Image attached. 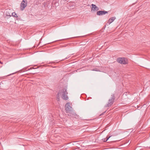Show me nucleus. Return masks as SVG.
I'll return each mask as SVG.
<instances>
[{
	"label": "nucleus",
	"instance_id": "obj_12",
	"mask_svg": "<svg viewBox=\"0 0 150 150\" xmlns=\"http://www.w3.org/2000/svg\"><path fill=\"white\" fill-rule=\"evenodd\" d=\"M0 63L2 64V63L1 61H0Z\"/></svg>",
	"mask_w": 150,
	"mask_h": 150
},
{
	"label": "nucleus",
	"instance_id": "obj_14",
	"mask_svg": "<svg viewBox=\"0 0 150 150\" xmlns=\"http://www.w3.org/2000/svg\"><path fill=\"white\" fill-rule=\"evenodd\" d=\"M67 58H66L65 59H67Z\"/></svg>",
	"mask_w": 150,
	"mask_h": 150
},
{
	"label": "nucleus",
	"instance_id": "obj_13",
	"mask_svg": "<svg viewBox=\"0 0 150 150\" xmlns=\"http://www.w3.org/2000/svg\"><path fill=\"white\" fill-rule=\"evenodd\" d=\"M106 140V139H104V140H103L104 142V141H105Z\"/></svg>",
	"mask_w": 150,
	"mask_h": 150
},
{
	"label": "nucleus",
	"instance_id": "obj_11",
	"mask_svg": "<svg viewBox=\"0 0 150 150\" xmlns=\"http://www.w3.org/2000/svg\"><path fill=\"white\" fill-rule=\"evenodd\" d=\"M76 114L75 113H74L73 114H72V115H74L75 116Z\"/></svg>",
	"mask_w": 150,
	"mask_h": 150
},
{
	"label": "nucleus",
	"instance_id": "obj_6",
	"mask_svg": "<svg viewBox=\"0 0 150 150\" xmlns=\"http://www.w3.org/2000/svg\"><path fill=\"white\" fill-rule=\"evenodd\" d=\"M107 13H108V12L105 11H100L97 12V14L99 16L102 15Z\"/></svg>",
	"mask_w": 150,
	"mask_h": 150
},
{
	"label": "nucleus",
	"instance_id": "obj_5",
	"mask_svg": "<svg viewBox=\"0 0 150 150\" xmlns=\"http://www.w3.org/2000/svg\"><path fill=\"white\" fill-rule=\"evenodd\" d=\"M70 105V103H67L65 105V110L67 113L69 112L72 109V107Z\"/></svg>",
	"mask_w": 150,
	"mask_h": 150
},
{
	"label": "nucleus",
	"instance_id": "obj_3",
	"mask_svg": "<svg viewBox=\"0 0 150 150\" xmlns=\"http://www.w3.org/2000/svg\"><path fill=\"white\" fill-rule=\"evenodd\" d=\"M117 61L123 64H126L127 63V60L125 58H118L117 59Z\"/></svg>",
	"mask_w": 150,
	"mask_h": 150
},
{
	"label": "nucleus",
	"instance_id": "obj_7",
	"mask_svg": "<svg viewBox=\"0 0 150 150\" xmlns=\"http://www.w3.org/2000/svg\"><path fill=\"white\" fill-rule=\"evenodd\" d=\"M115 19L116 18L115 17H112L110 18L108 21V23L109 24L113 22Z\"/></svg>",
	"mask_w": 150,
	"mask_h": 150
},
{
	"label": "nucleus",
	"instance_id": "obj_10",
	"mask_svg": "<svg viewBox=\"0 0 150 150\" xmlns=\"http://www.w3.org/2000/svg\"><path fill=\"white\" fill-rule=\"evenodd\" d=\"M111 137V136H108L106 137L107 139H106V140L105 141H104V142H106L107 141V140H108L109 139V138H110Z\"/></svg>",
	"mask_w": 150,
	"mask_h": 150
},
{
	"label": "nucleus",
	"instance_id": "obj_1",
	"mask_svg": "<svg viewBox=\"0 0 150 150\" xmlns=\"http://www.w3.org/2000/svg\"><path fill=\"white\" fill-rule=\"evenodd\" d=\"M67 92L66 90L65 89H63L59 91L57 95V96L58 99L59 100V96H61L62 98L64 100H66L68 98V97L67 96Z\"/></svg>",
	"mask_w": 150,
	"mask_h": 150
},
{
	"label": "nucleus",
	"instance_id": "obj_2",
	"mask_svg": "<svg viewBox=\"0 0 150 150\" xmlns=\"http://www.w3.org/2000/svg\"><path fill=\"white\" fill-rule=\"evenodd\" d=\"M111 96V98L109 99L108 103L105 105V107H109L113 103L115 100V94H112Z\"/></svg>",
	"mask_w": 150,
	"mask_h": 150
},
{
	"label": "nucleus",
	"instance_id": "obj_4",
	"mask_svg": "<svg viewBox=\"0 0 150 150\" xmlns=\"http://www.w3.org/2000/svg\"><path fill=\"white\" fill-rule=\"evenodd\" d=\"M27 0H23L20 5V9L22 11L27 6Z\"/></svg>",
	"mask_w": 150,
	"mask_h": 150
},
{
	"label": "nucleus",
	"instance_id": "obj_8",
	"mask_svg": "<svg viewBox=\"0 0 150 150\" xmlns=\"http://www.w3.org/2000/svg\"><path fill=\"white\" fill-rule=\"evenodd\" d=\"M91 6H92V8H91L94 11H97L98 10V8L97 7L96 5L93 4H92Z\"/></svg>",
	"mask_w": 150,
	"mask_h": 150
},
{
	"label": "nucleus",
	"instance_id": "obj_9",
	"mask_svg": "<svg viewBox=\"0 0 150 150\" xmlns=\"http://www.w3.org/2000/svg\"><path fill=\"white\" fill-rule=\"evenodd\" d=\"M12 16L15 17H17L18 16L16 13L15 12H13L12 13Z\"/></svg>",
	"mask_w": 150,
	"mask_h": 150
}]
</instances>
